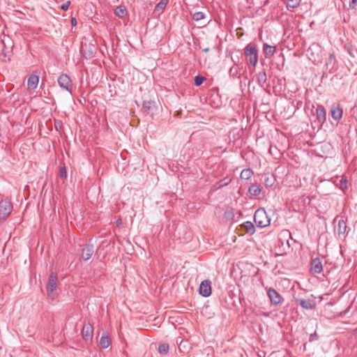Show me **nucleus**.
I'll use <instances>...</instances> for the list:
<instances>
[{"instance_id": "obj_1", "label": "nucleus", "mask_w": 357, "mask_h": 357, "mask_svg": "<svg viewBox=\"0 0 357 357\" xmlns=\"http://www.w3.org/2000/svg\"><path fill=\"white\" fill-rule=\"evenodd\" d=\"M254 221L259 227H265L270 225L271 220L268 218L266 212L264 209H257L254 215Z\"/></svg>"}, {"instance_id": "obj_2", "label": "nucleus", "mask_w": 357, "mask_h": 357, "mask_svg": "<svg viewBox=\"0 0 357 357\" xmlns=\"http://www.w3.org/2000/svg\"><path fill=\"white\" fill-rule=\"evenodd\" d=\"M245 55L249 59L250 63L253 66H256L258 61L257 50L250 44L245 47Z\"/></svg>"}, {"instance_id": "obj_3", "label": "nucleus", "mask_w": 357, "mask_h": 357, "mask_svg": "<svg viewBox=\"0 0 357 357\" xmlns=\"http://www.w3.org/2000/svg\"><path fill=\"white\" fill-rule=\"evenodd\" d=\"M12 209L13 206L8 200H1L0 202V220L6 219L11 213Z\"/></svg>"}, {"instance_id": "obj_4", "label": "nucleus", "mask_w": 357, "mask_h": 357, "mask_svg": "<svg viewBox=\"0 0 357 357\" xmlns=\"http://www.w3.org/2000/svg\"><path fill=\"white\" fill-rule=\"evenodd\" d=\"M57 287V275L54 272H52L48 280V283L46 287L47 293L48 296H52L54 292Z\"/></svg>"}, {"instance_id": "obj_5", "label": "nucleus", "mask_w": 357, "mask_h": 357, "mask_svg": "<svg viewBox=\"0 0 357 357\" xmlns=\"http://www.w3.org/2000/svg\"><path fill=\"white\" fill-rule=\"evenodd\" d=\"M58 84L61 88L65 89L68 91H71L72 82L67 75H61L58 78Z\"/></svg>"}, {"instance_id": "obj_6", "label": "nucleus", "mask_w": 357, "mask_h": 357, "mask_svg": "<svg viewBox=\"0 0 357 357\" xmlns=\"http://www.w3.org/2000/svg\"><path fill=\"white\" fill-rule=\"evenodd\" d=\"M199 294L204 296L208 297L211 294V282L208 280H204L201 282L199 289Z\"/></svg>"}, {"instance_id": "obj_7", "label": "nucleus", "mask_w": 357, "mask_h": 357, "mask_svg": "<svg viewBox=\"0 0 357 357\" xmlns=\"http://www.w3.org/2000/svg\"><path fill=\"white\" fill-rule=\"evenodd\" d=\"M267 294L272 304L276 305L281 303L282 297L280 294L273 288H269Z\"/></svg>"}, {"instance_id": "obj_8", "label": "nucleus", "mask_w": 357, "mask_h": 357, "mask_svg": "<svg viewBox=\"0 0 357 357\" xmlns=\"http://www.w3.org/2000/svg\"><path fill=\"white\" fill-rule=\"evenodd\" d=\"M323 270V266L321 260L319 258H315L311 261L310 271L312 273H320Z\"/></svg>"}, {"instance_id": "obj_9", "label": "nucleus", "mask_w": 357, "mask_h": 357, "mask_svg": "<svg viewBox=\"0 0 357 357\" xmlns=\"http://www.w3.org/2000/svg\"><path fill=\"white\" fill-rule=\"evenodd\" d=\"M93 326L90 324H85L82 328V337L84 340H91L93 337Z\"/></svg>"}, {"instance_id": "obj_10", "label": "nucleus", "mask_w": 357, "mask_h": 357, "mask_svg": "<svg viewBox=\"0 0 357 357\" xmlns=\"http://www.w3.org/2000/svg\"><path fill=\"white\" fill-rule=\"evenodd\" d=\"M297 303L303 308L311 310L315 307L316 303L313 299H298Z\"/></svg>"}, {"instance_id": "obj_11", "label": "nucleus", "mask_w": 357, "mask_h": 357, "mask_svg": "<svg viewBox=\"0 0 357 357\" xmlns=\"http://www.w3.org/2000/svg\"><path fill=\"white\" fill-rule=\"evenodd\" d=\"M93 254V248L92 245H86L82 251V258L86 261L89 259Z\"/></svg>"}, {"instance_id": "obj_12", "label": "nucleus", "mask_w": 357, "mask_h": 357, "mask_svg": "<svg viewBox=\"0 0 357 357\" xmlns=\"http://www.w3.org/2000/svg\"><path fill=\"white\" fill-rule=\"evenodd\" d=\"M39 82V77L38 75H31L27 82V86L29 89H36Z\"/></svg>"}, {"instance_id": "obj_13", "label": "nucleus", "mask_w": 357, "mask_h": 357, "mask_svg": "<svg viewBox=\"0 0 357 357\" xmlns=\"http://www.w3.org/2000/svg\"><path fill=\"white\" fill-rule=\"evenodd\" d=\"M275 46L269 45L267 43H264L263 45V51L266 57H271L275 52Z\"/></svg>"}, {"instance_id": "obj_14", "label": "nucleus", "mask_w": 357, "mask_h": 357, "mask_svg": "<svg viewBox=\"0 0 357 357\" xmlns=\"http://www.w3.org/2000/svg\"><path fill=\"white\" fill-rule=\"evenodd\" d=\"M257 82L261 86H264L267 81V75L264 70L259 72L256 75Z\"/></svg>"}, {"instance_id": "obj_15", "label": "nucleus", "mask_w": 357, "mask_h": 357, "mask_svg": "<svg viewBox=\"0 0 357 357\" xmlns=\"http://www.w3.org/2000/svg\"><path fill=\"white\" fill-rule=\"evenodd\" d=\"M316 115L319 122H324L326 119V111L321 106H319L316 109Z\"/></svg>"}, {"instance_id": "obj_16", "label": "nucleus", "mask_w": 357, "mask_h": 357, "mask_svg": "<svg viewBox=\"0 0 357 357\" xmlns=\"http://www.w3.org/2000/svg\"><path fill=\"white\" fill-rule=\"evenodd\" d=\"M248 192L252 196H258L261 192V188L258 184H252L250 186Z\"/></svg>"}, {"instance_id": "obj_17", "label": "nucleus", "mask_w": 357, "mask_h": 357, "mask_svg": "<svg viewBox=\"0 0 357 357\" xmlns=\"http://www.w3.org/2000/svg\"><path fill=\"white\" fill-rule=\"evenodd\" d=\"M348 180L346 176L342 175L341 179L340 181L339 188L345 193L346 190L348 189Z\"/></svg>"}, {"instance_id": "obj_18", "label": "nucleus", "mask_w": 357, "mask_h": 357, "mask_svg": "<svg viewBox=\"0 0 357 357\" xmlns=\"http://www.w3.org/2000/svg\"><path fill=\"white\" fill-rule=\"evenodd\" d=\"M242 227L244 228L245 231L250 234H253L255 233V227L253 225V224L250 222V221H247L245 222H244L243 225H242Z\"/></svg>"}, {"instance_id": "obj_19", "label": "nucleus", "mask_w": 357, "mask_h": 357, "mask_svg": "<svg viewBox=\"0 0 357 357\" xmlns=\"http://www.w3.org/2000/svg\"><path fill=\"white\" fill-rule=\"evenodd\" d=\"M347 224L344 222V220L341 218L338 220V233L339 235L340 234H344L347 231Z\"/></svg>"}, {"instance_id": "obj_20", "label": "nucleus", "mask_w": 357, "mask_h": 357, "mask_svg": "<svg viewBox=\"0 0 357 357\" xmlns=\"http://www.w3.org/2000/svg\"><path fill=\"white\" fill-rule=\"evenodd\" d=\"M301 0H288L287 3V8L288 10L294 9L297 8L301 3Z\"/></svg>"}, {"instance_id": "obj_21", "label": "nucleus", "mask_w": 357, "mask_h": 357, "mask_svg": "<svg viewBox=\"0 0 357 357\" xmlns=\"http://www.w3.org/2000/svg\"><path fill=\"white\" fill-rule=\"evenodd\" d=\"M253 174V172L250 169H245L241 173V178L242 179L248 180Z\"/></svg>"}, {"instance_id": "obj_22", "label": "nucleus", "mask_w": 357, "mask_h": 357, "mask_svg": "<svg viewBox=\"0 0 357 357\" xmlns=\"http://www.w3.org/2000/svg\"><path fill=\"white\" fill-rule=\"evenodd\" d=\"M100 345L102 349H107L110 345V340L107 336H102L100 340Z\"/></svg>"}, {"instance_id": "obj_23", "label": "nucleus", "mask_w": 357, "mask_h": 357, "mask_svg": "<svg viewBox=\"0 0 357 357\" xmlns=\"http://www.w3.org/2000/svg\"><path fill=\"white\" fill-rule=\"evenodd\" d=\"M155 107V104L153 102L147 101L144 102L143 103V109L147 113H149L151 110H152Z\"/></svg>"}, {"instance_id": "obj_24", "label": "nucleus", "mask_w": 357, "mask_h": 357, "mask_svg": "<svg viewBox=\"0 0 357 357\" xmlns=\"http://www.w3.org/2000/svg\"><path fill=\"white\" fill-rule=\"evenodd\" d=\"M169 0H160V2L155 6V10L156 11H162L167 5Z\"/></svg>"}, {"instance_id": "obj_25", "label": "nucleus", "mask_w": 357, "mask_h": 357, "mask_svg": "<svg viewBox=\"0 0 357 357\" xmlns=\"http://www.w3.org/2000/svg\"><path fill=\"white\" fill-rule=\"evenodd\" d=\"M114 13L116 16L122 17L126 13V9L123 6H118L115 10Z\"/></svg>"}, {"instance_id": "obj_26", "label": "nucleus", "mask_w": 357, "mask_h": 357, "mask_svg": "<svg viewBox=\"0 0 357 357\" xmlns=\"http://www.w3.org/2000/svg\"><path fill=\"white\" fill-rule=\"evenodd\" d=\"M169 351V345L167 344H161L158 347V351L160 354H167Z\"/></svg>"}, {"instance_id": "obj_27", "label": "nucleus", "mask_w": 357, "mask_h": 357, "mask_svg": "<svg viewBox=\"0 0 357 357\" xmlns=\"http://www.w3.org/2000/svg\"><path fill=\"white\" fill-rule=\"evenodd\" d=\"M205 15L202 12H196L193 14L192 18L195 21H199L204 19Z\"/></svg>"}, {"instance_id": "obj_28", "label": "nucleus", "mask_w": 357, "mask_h": 357, "mask_svg": "<svg viewBox=\"0 0 357 357\" xmlns=\"http://www.w3.org/2000/svg\"><path fill=\"white\" fill-rule=\"evenodd\" d=\"M204 80L205 78L204 77L197 75L195 77V85L197 86H200Z\"/></svg>"}, {"instance_id": "obj_29", "label": "nucleus", "mask_w": 357, "mask_h": 357, "mask_svg": "<svg viewBox=\"0 0 357 357\" xmlns=\"http://www.w3.org/2000/svg\"><path fill=\"white\" fill-rule=\"evenodd\" d=\"M342 116V109L338 106L336 107V121L341 119Z\"/></svg>"}, {"instance_id": "obj_30", "label": "nucleus", "mask_w": 357, "mask_h": 357, "mask_svg": "<svg viewBox=\"0 0 357 357\" xmlns=\"http://www.w3.org/2000/svg\"><path fill=\"white\" fill-rule=\"evenodd\" d=\"M264 183L267 186H272L273 184V178L272 177H266L264 180Z\"/></svg>"}, {"instance_id": "obj_31", "label": "nucleus", "mask_w": 357, "mask_h": 357, "mask_svg": "<svg viewBox=\"0 0 357 357\" xmlns=\"http://www.w3.org/2000/svg\"><path fill=\"white\" fill-rule=\"evenodd\" d=\"M349 309H350V305L345 310L341 311V312H338L337 314L336 313V317L338 316L340 317H343L349 311Z\"/></svg>"}, {"instance_id": "obj_32", "label": "nucleus", "mask_w": 357, "mask_h": 357, "mask_svg": "<svg viewBox=\"0 0 357 357\" xmlns=\"http://www.w3.org/2000/svg\"><path fill=\"white\" fill-rule=\"evenodd\" d=\"M70 5V1H66L63 4L61 5V8L63 10H67L68 9Z\"/></svg>"}, {"instance_id": "obj_33", "label": "nucleus", "mask_w": 357, "mask_h": 357, "mask_svg": "<svg viewBox=\"0 0 357 357\" xmlns=\"http://www.w3.org/2000/svg\"><path fill=\"white\" fill-rule=\"evenodd\" d=\"M61 177H63V178H66V168L65 167H63L61 169Z\"/></svg>"}, {"instance_id": "obj_34", "label": "nucleus", "mask_w": 357, "mask_h": 357, "mask_svg": "<svg viewBox=\"0 0 357 357\" xmlns=\"http://www.w3.org/2000/svg\"><path fill=\"white\" fill-rule=\"evenodd\" d=\"M317 339V335L316 333L310 335V342L314 341Z\"/></svg>"}, {"instance_id": "obj_35", "label": "nucleus", "mask_w": 357, "mask_h": 357, "mask_svg": "<svg viewBox=\"0 0 357 357\" xmlns=\"http://www.w3.org/2000/svg\"><path fill=\"white\" fill-rule=\"evenodd\" d=\"M356 3H357V0H351L349 2V6L351 8H354V6H356Z\"/></svg>"}, {"instance_id": "obj_36", "label": "nucleus", "mask_w": 357, "mask_h": 357, "mask_svg": "<svg viewBox=\"0 0 357 357\" xmlns=\"http://www.w3.org/2000/svg\"><path fill=\"white\" fill-rule=\"evenodd\" d=\"M331 116L333 119H335V108H331Z\"/></svg>"}, {"instance_id": "obj_37", "label": "nucleus", "mask_w": 357, "mask_h": 357, "mask_svg": "<svg viewBox=\"0 0 357 357\" xmlns=\"http://www.w3.org/2000/svg\"><path fill=\"white\" fill-rule=\"evenodd\" d=\"M229 73H230V74L234 75L236 73V68H234V67L231 68L230 70H229Z\"/></svg>"}, {"instance_id": "obj_38", "label": "nucleus", "mask_w": 357, "mask_h": 357, "mask_svg": "<svg viewBox=\"0 0 357 357\" xmlns=\"http://www.w3.org/2000/svg\"><path fill=\"white\" fill-rule=\"evenodd\" d=\"M71 24H72L73 26H75L77 24V21H76L75 18H72L71 19Z\"/></svg>"}, {"instance_id": "obj_39", "label": "nucleus", "mask_w": 357, "mask_h": 357, "mask_svg": "<svg viewBox=\"0 0 357 357\" xmlns=\"http://www.w3.org/2000/svg\"><path fill=\"white\" fill-rule=\"evenodd\" d=\"M229 181H227L224 182L223 183L220 185V187H222L224 185H227L229 183Z\"/></svg>"}, {"instance_id": "obj_40", "label": "nucleus", "mask_w": 357, "mask_h": 357, "mask_svg": "<svg viewBox=\"0 0 357 357\" xmlns=\"http://www.w3.org/2000/svg\"><path fill=\"white\" fill-rule=\"evenodd\" d=\"M208 50H209L208 48H206L203 51L205 52H207Z\"/></svg>"}, {"instance_id": "obj_41", "label": "nucleus", "mask_w": 357, "mask_h": 357, "mask_svg": "<svg viewBox=\"0 0 357 357\" xmlns=\"http://www.w3.org/2000/svg\"><path fill=\"white\" fill-rule=\"evenodd\" d=\"M121 223V221L119 220L117 221V225H120Z\"/></svg>"}]
</instances>
